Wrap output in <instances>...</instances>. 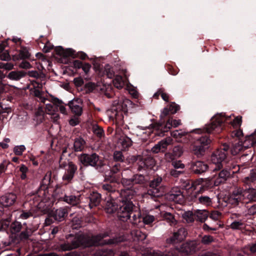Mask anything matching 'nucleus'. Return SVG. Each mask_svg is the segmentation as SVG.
Returning a JSON list of instances; mask_svg holds the SVG:
<instances>
[{"label":"nucleus","mask_w":256,"mask_h":256,"mask_svg":"<svg viewBox=\"0 0 256 256\" xmlns=\"http://www.w3.org/2000/svg\"><path fill=\"white\" fill-rule=\"evenodd\" d=\"M152 256H176V254L175 252L174 254H173L172 252H168V254H164L160 252H154L152 253Z\"/></svg>","instance_id":"61"},{"label":"nucleus","mask_w":256,"mask_h":256,"mask_svg":"<svg viewBox=\"0 0 256 256\" xmlns=\"http://www.w3.org/2000/svg\"><path fill=\"white\" fill-rule=\"evenodd\" d=\"M228 201L230 204L234 206L238 205L240 202H244L241 194V189H238L234 192L228 198Z\"/></svg>","instance_id":"16"},{"label":"nucleus","mask_w":256,"mask_h":256,"mask_svg":"<svg viewBox=\"0 0 256 256\" xmlns=\"http://www.w3.org/2000/svg\"><path fill=\"white\" fill-rule=\"evenodd\" d=\"M52 102L57 108H59L60 111L63 114H66V111L65 106L62 104V102L57 98H53Z\"/></svg>","instance_id":"39"},{"label":"nucleus","mask_w":256,"mask_h":256,"mask_svg":"<svg viewBox=\"0 0 256 256\" xmlns=\"http://www.w3.org/2000/svg\"><path fill=\"white\" fill-rule=\"evenodd\" d=\"M208 166L202 162H196L192 166V170L196 174H200L206 172Z\"/></svg>","instance_id":"24"},{"label":"nucleus","mask_w":256,"mask_h":256,"mask_svg":"<svg viewBox=\"0 0 256 256\" xmlns=\"http://www.w3.org/2000/svg\"><path fill=\"white\" fill-rule=\"evenodd\" d=\"M242 144L245 149L256 144V133L246 136L245 140H242Z\"/></svg>","instance_id":"25"},{"label":"nucleus","mask_w":256,"mask_h":256,"mask_svg":"<svg viewBox=\"0 0 256 256\" xmlns=\"http://www.w3.org/2000/svg\"><path fill=\"white\" fill-rule=\"evenodd\" d=\"M172 140L171 138L168 137L166 139L163 140L160 142L158 144H156L152 148V151L154 153H158L162 151L164 152L167 146L172 144Z\"/></svg>","instance_id":"14"},{"label":"nucleus","mask_w":256,"mask_h":256,"mask_svg":"<svg viewBox=\"0 0 256 256\" xmlns=\"http://www.w3.org/2000/svg\"><path fill=\"white\" fill-rule=\"evenodd\" d=\"M135 194V192L132 189H124L120 191V195L122 198V200L124 201H130V200L132 198Z\"/></svg>","instance_id":"27"},{"label":"nucleus","mask_w":256,"mask_h":256,"mask_svg":"<svg viewBox=\"0 0 256 256\" xmlns=\"http://www.w3.org/2000/svg\"><path fill=\"white\" fill-rule=\"evenodd\" d=\"M90 202L89 206L90 208L99 204L100 202L101 198L100 194L97 192H93L90 197Z\"/></svg>","instance_id":"28"},{"label":"nucleus","mask_w":256,"mask_h":256,"mask_svg":"<svg viewBox=\"0 0 256 256\" xmlns=\"http://www.w3.org/2000/svg\"><path fill=\"white\" fill-rule=\"evenodd\" d=\"M198 202L206 206L210 205L212 203V199L206 196H200L198 198Z\"/></svg>","instance_id":"40"},{"label":"nucleus","mask_w":256,"mask_h":256,"mask_svg":"<svg viewBox=\"0 0 256 256\" xmlns=\"http://www.w3.org/2000/svg\"><path fill=\"white\" fill-rule=\"evenodd\" d=\"M256 180V170H252L250 171V174L248 176L245 177L243 182L247 184H249L252 182H254Z\"/></svg>","instance_id":"35"},{"label":"nucleus","mask_w":256,"mask_h":256,"mask_svg":"<svg viewBox=\"0 0 256 256\" xmlns=\"http://www.w3.org/2000/svg\"><path fill=\"white\" fill-rule=\"evenodd\" d=\"M194 215L198 220L201 222H204L207 219L208 214L205 210H197L194 212Z\"/></svg>","instance_id":"33"},{"label":"nucleus","mask_w":256,"mask_h":256,"mask_svg":"<svg viewBox=\"0 0 256 256\" xmlns=\"http://www.w3.org/2000/svg\"><path fill=\"white\" fill-rule=\"evenodd\" d=\"M245 148L242 144V140H236L233 142L231 152L233 155H236L240 152L245 150Z\"/></svg>","instance_id":"22"},{"label":"nucleus","mask_w":256,"mask_h":256,"mask_svg":"<svg viewBox=\"0 0 256 256\" xmlns=\"http://www.w3.org/2000/svg\"><path fill=\"white\" fill-rule=\"evenodd\" d=\"M83 236H78L74 238L72 243L70 244L67 242L61 245V249L62 250H69L75 248L80 245L84 244V242L82 240Z\"/></svg>","instance_id":"12"},{"label":"nucleus","mask_w":256,"mask_h":256,"mask_svg":"<svg viewBox=\"0 0 256 256\" xmlns=\"http://www.w3.org/2000/svg\"><path fill=\"white\" fill-rule=\"evenodd\" d=\"M92 131L98 137L101 138L103 136L104 130L96 124H94L92 126Z\"/></svg>","instance_id":"43"},{"label":"nucleus","mask_w":256,"mask_h":256,"mask_svg":"<svg viewBox=\"0 0 256 256\" xmlns=\"http://www.w3.org/2000/svg\"><path fill=\"white\" fill-rule=\"evenodd\" d=\"M195 246L194 242H186L183 244L179 249L180 252L188 254L194 250Z\"/></svg>","instance_id":"29"},{"label":"nucleus","mask_w":256,"mask_h":256,"mask_svg":"<svg viewBox=\"0 0 256 256\" xmlns=\"http://www.w3.org/2000/svg\"><path fill=\"white\" fill-rule=\"evenodd\" d=\"M184 217L188 222H191L194 221V218L191 212H186L184 214Z\"/></svg>","instance_id":"62"},{"label":"nucleus","mask_w":256,"mask_h":256,"mask_svg":"<svg viewBox=\"0 0 256 256\" xmlns=\"http://www.w3.org/2000/svg\"><path fill=\"white\" fill-rule=\"evenodd\" d=\"M26 148L24 145L16 146L14 148V152L16 155L21 156L25 150Z\"/></svg>","instance_id":"47"},{"label":"nucleus","mask_w":256,"mask_h":256,"mask_svg":"<svg viewBox=\"0 0 256 256\" xmlns=\"http://www.w3.org/2000/svg\"><path fill=\"white\" fill-rule=\"evenodd\" d=\"M10 162L6 160H4L0 164V176L5 172Z\"/></svg>","instance_id":"50"},{"label":"nucleus","mask_w":256,"mask_h":256,"mask_svg":"<svg viewBox=\"0 0 256 256\" xmlns=\"http://www.w3.org/2000/svg\"><path fill=\"white\" fill-rule=\"evenodd\" d=\"M134 160H138V170L144 168H152L155 166V161L152 158L148 156H138L137 158L134 157Z\"/></svg>","instance_id":"8"},{"label":"nucleus","mask_w":256,"mask_h":256,"mask_svg":"<svg viewBox=\"0 0 256 256\" xmlns=\"http://www.w3.org/2000/svg\"><path fill=\"white\" fill-rule=\"evenodd\" d=\"M106 236V235L105 234H100L92 238V244L94 245H102L104 244H116L123 240V238H119L110 239L107 242H106V240L101 241Z\"/></svg>","instance_id":"11"},{"label":"nucleus","mask_w":256,"mask_h":256,"mask_svg":"<svg viewBox=\"0 0 256 256\" xmlns=\"http://www.w3.org/2000/svg\"><path fill=\"white\" fill-rule=\"evenodd\" d=\"M244 201L248 200V202H256V190L250 188L242 190L241 189Z\"/></svg>","instance_id":"20"},{"label":"nucleus","mask_w":256,"mask_h":256,"mask_svg":"<svg viewBox=\"0 0 256 256\" xmlns=\"http://www.w3.org/2000/svg\"><path fill=\"white\" fill-rule=\"evenodd\" d=\"M3 46L0 45V60H8L10 59L8 52L6 50H4Z\"/></svg>","instance_id":"42"},{"label":"nucleus","mask_w":256,"mask_h":256,"mask_svg":"<svg viewBox=\"0 0 256 256\" xmlns=\"http://www.w3.org/2000/svg\"><path fill=\"white\" fill-rule=\"evenodd\" d=\"M162 181V178L160 177H158L154 178L152 180L150 184V186L152 190L149 191L150 194L154 195V196H159L164 192V188H160V190L156 188L158 186Z\"/></svg>","instance_id":"13"},{"label":"nucleus","mask_w":256,"mask_h":256,"mask_svg":"<svg viewBox=\"0 0 256 256\" xmlns=\"http://www.w3.org/2000/svg\"><path fill=\"white\" fill-rule=\"evenodd\" d=\"M168 109L172 114H174L179 109V106L175 103H172L170 105Z\"/></svg>","instance_id":"63"},{"label":"nucleus","mask_w":256,"mask_h":256,"mask_svg":"<svg viewBox=\"0 0 256 256\" xmlns=\"http://www.w3.org/2000/svg\"><path fill=\"white\" fill-rule=\"evenodd\" d=\"M232 136L234 138V140L238 139L240 140H242L241 139V136H242V132L241 130H239L232 132Z\"/></svg>","instance_id":"53"},{"label":"nucleus","mask_w":256,"mask_h":256,"mask_svg":"<svg viewBox=\"0 0 256 256\" xmlns=\"http://www.w3.org/2000/svg\"><path fill=\"white\" fill-rule=\"evenodd\" d=\"M230 176V172L226 170H223L220 171L218 175H214L212 178L214 185L218 186L221 183L224 182Z\"/></svg>","instance_id":"18"},{"label":"nucleus","mask_w":256,"mask_h":256,"mask_svg":"<svg viewBox=\"0 0 256 256\" xmlns=\"http://www.w3.org/2000/svg\"><path fill=\"white\" fill-rule=\"evenodd\" d=\"M118 205L114 200H108L106 206V210L107 213L113 214L118 210Z\"/></svg>","instance_id":"30"},{"label":"nucleus","mask_w":256,"mask_h":256,"mask_svg":"<svg viewBox=\"0 0 256 256\" xmlns=\"http://www.w3.org/2000/svg\"><path fill=\"white\" fill-rule=\"evenodd\" d=\"M68 106L72 112L76 115L80 116L82 112V101L80 98H76L72 100Z\"/></svg>","instance_id":"15"},{"label":"nucleus","mask_w":256,"mask_h":256,"mask_svg":"<svg viewBox=\"0 0 256 256\" xmlns=\"http://www.w3.org/2000/svg\"><path fill=\"white\" fill-rule=\"evenodd\" d=\"M133 204L130 201L122 200V204L118 212V216L122 221H127L132 213Z\"/></svg>","instance_id":"4"},{"label":"nucleus","mask_w":256,"mask_h":256,"mask_svg":"<svg viewBox=\"0 0 256 256\" xmlns=\"http://www.w3.org/2000/svg\"><path fill=\"white\" fill-rule=\"evenodd\" d=\"M144 224H148L152 222L155 220V218L152 215L147 214L142 218Z\"/></svg>","instance_id":"48"},{"label":"nucleus","mask_w":256,"mask_h":256,"mask_svg":"<svg viewBox=\"0 0 256 256\" xmlns=\"http://www.w3.org/2000/svg\"><path fill=\"white\" fill-rule=\"evenodd\" d=\"M228 149V146L224 144L222 149L218 150L212 155V164L216 166L214 168V170H219L222 166V162H224L226 157V152Z\"/></svg>","instance_id":"2"},{"label":"nucleus","mask_w":256,"mask_h":256,"mask_svg":"<svg viewBox=\"0 0 256 256\" xmlns=\"http://www.w3.org/2000/svg\"><path fill=\"white\" fill-rule=\"evenodd\" d=\"M66 214V210L64 209L56 210L54 214V218L56 220L60 221L65 216Z\"/></svg>","instance_id":"36"},{"label":"nucleus","mask_w":256,"mask_h":256,"mask_svg":"<svg viewBox=\"0 0 256 256\" xmlns=\"http://www.w3.org/2000/svg\"><path fill=\"white\" fill-rule=\"evenodd\" d=\"M214 241L213 238L209 235L204 236L202 240V242L204 244H209Z\"/></svg>","instance_id":"59"},{"label":"nucleus","mask_w":256,"mask_h":256,"mask_svg":"<svg viewBox=\"0 0 256 256\" xmlns=\"http://www.w3.org/2000/svg\"><path fill=\"white\" fill-rule=\"evenodd\" d=\"M130 103L128 99L119 98L114 102L111 108L106 112L110 120L120 121L123 118V112L127 110V106Z\"/></svg>","instance_id":"1"},{"label":"nucleus","mask_w":256,"mask_h":256,"mask_svg":"<svg viewBox=\"0 0 256 256\" xmlns=\"http://www.w3.org/2000/svg\"><path fill=\"white\" fill-rule=\"evenodd\" d=\"M126 82V78L120 76H116L113 80L114 86L118 88H122Z\"/></svg>","instance_id":"31"},{"label":"nucleus","mask_w":256,"mask_h":256,"mask_svg":"<svg viewBox=\"0 0 256 256\" xmlns=\"http://www.w3.org/2000/svg\"><path fill=\"white\" fill-rule=\"evenodd\" d=\"M64 199L65 202L72 205H76L80 202L79 196H76L72 195L70 196H65Z\"/></svg>","instance_id":"38"},{"label":"nucleus","mask_w":256,"mask_h":256,"mask_svg":"<svg viewBox=\"0 0 256 256\" xmlns=\"http://www.w3.org/2000/svg\"><path fill=\"white\" fill-rule=\"evenodd\" d=\"M244 226V224L241 222L235 221L231 224L230 227L234 230H236L242 228Z\"/></svg>","instance_id":"52"},{"label":"nucleus","mask_w":256,"mask_h":256,"mask_svg":"<svg viewBox=\"0 0 256 256\" xmlns=\"http://www.w3.org/2000/svg\"><path fill=\"white\" fill-rule=\"evenodd\" d=\"M184 153L183 148L180 146H176L172 150V156L170 153L166 154V159L172 160L175 158H180Z\"/></svg>","instance_id":"23"},{"label":"nucleus","mask_w":256,"mask_h":256,"mask_svg":"<svg viewBox=\"0 0 256 256\" xmlns=\"http://www.w3.org/2000/svg\"><path fill=\"white\" fill-rule=\"evenodd\" d=\"M227 118H228L226 117L224 114H216L212 118L210 124L206 126V132L208 133H210L213 130L217 129V132H219L221 130V124L224 122Z\"/></svg>","instance_id":"5"},{"label":"nucleus","mask_w":256,"mask_h":256,"mask_svg":"<svg viewBox=\"0 0 256 256\" xmlns=\"http://www.w3.org/2000/svg\"><path fill=\"white\" fill-rule=\"evenodd\" d=\"M60 164L61 167H64L66 172L62 176V180L67 182H70L73 178L77 168L76 166L72 162H63L62 159L60 160Z\"/></svg>","instance_id":"6"},{"label":"nucleus","mask_w":256,"mask_h":256,"mask_svg":"<svg viewBox=\"0 0 256 256\" xmlns=\"http://www.w3.org/2000/svg\"><path fill=\"white\" fill-rule=\"evenodd\" d=\"M166 197L169 200L176 203L182 204L184 202V195L178 188H173L170 193L166 194Z\"/></svg>","instance_id":"10"},{"label":"nucleus","mask_w":256,"mask_h":256,"mask_svg":"<svg viewBox=\"0 0 256 256\" xmlns=\"http://www.w3.org/2000/svg\"><path fill=\"white\" fill-rule=\"evenodd\" d=\"M186 235L187 232L186 229L184 228H180L177 232H174L173 236L167 240L170 243L176 242L183 240Z\"/></svg>","instance_id":"19"},{"label":"nucleus","mask_w":256,"mask_h":256,"mask_svg":"<svg viewBox=\"0 0 256 256\" xmlns=\"http://www.w3.org/2000/svg\"><path fill=\"white\" fill-rule=\"evenodd\" d=\"M16 199V196L15 194L13 193L7 194L0 198V204L4 206H10L15 202Z\"/></svg>","instance_id":"17"},{"label":"nucleus","mask_w":256,"mask_h":256,"mask_svg":"<svg viewBox=\"0 0 256 256\" xmlns=\"http://www.w3.org/2000/svg\"><path fill=\"white\" fill-rule=\"evenodd\" d=\"M104 72L109 78H112L114 76V72L109 66H105Z\"/></svg>","instance_id":"58"},{"label":"nucleus","mask_w":256,"mask_h":256,"mask_svg":"<svg viewBox=\"0 0 256 256\" xmlns=\"http://www.w3.org/2000/svg\"><path fill=\"white\" fill-rule=\"evenodd\" d=\"M26 74L24 71H12L7 76V78L12 80H18Z\"/></svg>","instance_id":"26"},{"label":"nucleus","mask_w":256,"mask_h":256,"mask_svg":"<svg viewBox=\"0 0 256 256\" xmlns=\"http://www.w3.org/2000/svg\"><path fill=\"white\" fill-rule=\"evenodd\" d=\"M133 183L134 184H142L144 182L145 180L144 176L142 174H136L134 176V178H132Z\"/></svg>","instance_id":"49"},{"label":"nucleus","mask_w":256,"mask_h":256,"mask_svg":"<svg viewBox=\"0 0 256 256\" xmlns=\"http://www.w3.org/2000/svg\"><path fill=\"white\" fill-rule=\"evenodd\" d=\"M52 173L50 172H48L43 178L40 189L38 190V193L39 196L40 194H44L45 190L47 189L48 186L50 184L51 180Z\"/></svg>","instance_id":"21"},{"label":"nucleus","mask_w":256,"mask_h":256,"mask_svg":"<svg viewBox=\"0 0 256 256\" xmlns=\"http://www.w3.org/2000/svg\"><path fill=\"white\" fill-rule=\"evenodd\" d=\"M85 142L82 138L76 140L74 142V148L76 151H81L84 148Z\"/></svg>","instance_id":"41"},{"label":"nucleus","mask_w":256,"mask_h":256,"mask_svg":"<svg viewBox=\"0 0 256 256\" xmlns=\"http://www.w3.org/2000/svg\"><path fill=\"white\" fill-rule=\"evenodd\" d=\"M14 68V64L12 63H4L0 62V68H4L6 70H10Z\"/></svg>","instance_id":"55"},{"label":"nucleus","mask_w":256,"mask_h":256,"mask_svg":"<svg viewBox=\"0 0 256 256\" xmlns=\"http://www.w3.org/2000/svg\"><path fill=\"white\" fill-rule=\"evenodd\" d=\"M131 234L134 240H143L146 238V234L142 232L139 229L133 230Z\"/></svg>","instance_id":"32"},{"label":"nucleus","mask_w":256,"mask_h":256,"mask_svg":"<svg viewBox=\"0 0 256 256\" xmlns=\"http://www.w3.org/2000/svg\"><path fill=\"white\" fill-rule=\"evenodd\" d=\"M30 56V54L28 50L24 48H22L20 50L19 57L20 59L28 58Z\"/></svg>","instance_id":"45"},{"label":"nucleus","mask_w":256,"mask_h":256,"mask_svg":"<svg viewBox=\"0 0 256 256\" xmlns=\"http://www.w3.org/2000/svg\"><path fill=\"white\" fill-rule=\"evenodd\" d=\"M181 122L180 120H172L170 118L166 122V124L164 127V131H167L168 130H170L172 128H176L178 126L180 125Z\"/></svg>","instance_id":"34"},{"label":"nucleus","mask_w":256,"mask_h":256,"mask_svg":"<svg viewBox=\"0 0 256 256\" xmlns=\"http://www.w3.org/2000/svg\"><path fill=\"white\" fill-rule=\"evenodd\" d=\"M115 137L118 139V146L122 150H126L132 144V141L130 138L123 134L120 128L116 130Z\"/></svg>","instance_id":"7"},{"label":"nucleus","mask_w":256,"mask_h":256,"mask_svg":"<svg viewBox=\"0 0 256 256\" xmlns=\"http://www.w3.org/2000/svg\"><path fill=\"white\" fill-rule=\"evenodd\" d=\"M187 134V132L182 130H176L172 132L171 134V136L176 138V139H179L182 136H185Z\"/></svg>","instance_id":"44"},{"label":"nucleus","mask_w":256,"mask_h":256,"mask_svg":"<svg viewBox=\"0 0 256 256\" xmlns=\"http://www.w3.org/2000/svg\"><path fill=\"white\" fill-rule=\"evenodd\" d=\"M11 228L13 232H18L22 228V224L20 222H14L12 224Z\"/></svg>","instance_id":"46"},{"label":"nucleus","mask_w":256,"mask_h":256,"mask_svg":"<svg viewBox=\"0 0 256 256\" xmlns=\"http://www.w3.org/2000/svg\"><path fill=\"white\" fill-rule=\"evenodd\" d=\"M222 217V214L218 211H213L210 215V218L214 220H218Z\"/></svg>","instance_id":"51"},{"label":"nucleus","mask_w":256,"mask_h":256,"mask_svg":"<svg viewBox=\"0 0 256 256\" xmlns=\"http://www.w3.org/2000/svg\"><path fill=\"white\" fill-rule=\"evenodd\" d=\"M161 215L170 224L172 225L176 224V220L174 216L170 212H162Z\"/></svg>","instance_id":"37"},{"label":"nucleus","mask_w":256,"mask_h":256,"mask_svg":"<svg viewBox=\"0 0 256 256\" xmlns=\"http://www.w3.org/2000/svg\"><path fill=\"white\" fill-rule=\"evenodd\" d=\"M33 232V230L30 228H26L25 231L20 234V238H27Z\"/></svg>","instance_id":"54"},{"label":"nucleus","mask_w":256,"mask_h":256,"mask_svg":"<svg viewBox=\"0 0 256 256\" xmlns=\"http://www.w3.org/2000/svg\"><path fill=\"white\" fill-rule=\"evenodd\" d=\"M114 157L116 160L122 162L124 160V156L121 152L117 151L114 152Z\"/></svg>","instance_id":"60"},{"label":"nucleus","mask_w":256,"mask_h":256,"mask_svg":"<svg viewBox=\"0 0 256 256\" xmlns=\"http://www.w3.org/2000/svg\"><path fill=\"white\" fill-rule=\"evenodd\" d=\"M79 160L84 166H96L98 160V156L96 154H83L79 156Z\"/></svg>","instance_id":"9"},{"label":"nucleus","mask_w":256,"mask_h":256,"mask_svg":"<svg viewBox=\"0 0 256 256\" xmlns=\"http://www.w3.org/2000/svg\"><path fill=\"white\" fill-rule=\"evenodd\" d=\"M140 213L139 212H137L135 214H134L131 220L132 223L137 224L138 222H140Z\"/></svg>","instance_id":"56"},{"label":"nucleus","mask_w":256,"mask_h":256,"mask_svg":"<svg viewBox=\"0 0 256 256\" xmlns=\"http://www.w3.org/2000/svg\"><path fill=\"white\" fill-rule=\"evenodd\" d=\"M242 118L240 116L236 117L232 122V124L235 127L240 126L242 123Z\"/></svg>","instance_id":"57"},{"label":"nucleus","mask_w":256,"mask_h":256,"mask_svg":"<svg viewBox=\"0 0 256 256\" xmlns=\"http://www.w3.org/2000/svg\"><path fill=\"white\" fill-rule=\"evenodd\" d=\"M210 140L206 137H202L197 140L192 146V150L197 156L204 155L205 150L208 148Z\"/></svg>","instance_id":"3"},{"label":"nucleus","mask_w":256,"mask_h":256,"mask_svg":"<svg viewBox=\"0 0 256 256\" xmlns=\"http://www.w3.org/2000/svg\"><path fill=\"white\" fill-rule=\"evenodd\" d=\"M46 110L48 114H50L55 112V109L50 104H47L46 106Z\"/></svg>","instance_id":"64"}]
</instances>
